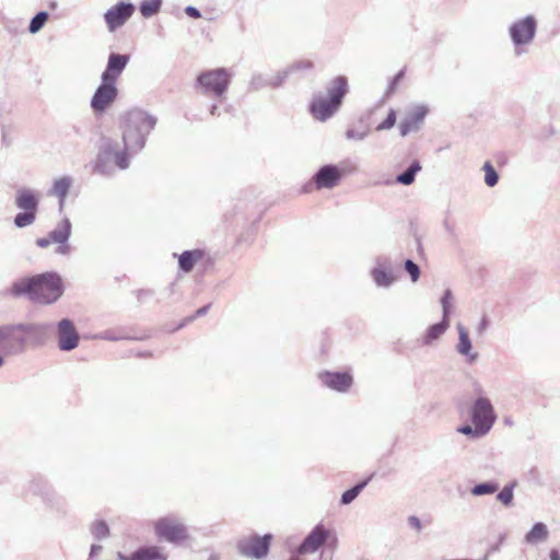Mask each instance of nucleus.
<instances>
[{
	"label": "nucleus",
	"mask_w": 560,
	"mask_h": 560,
	"mask_svg": "<svg viewBox=\"0 0 560 560\" xmlns=\"http://www.w3.org/2000/svg\"><path fill=\"white\" fill-rule=\"evenodd\" d=\"M549 530L546 524L537 522L532 529L525 535V541L530 545H536L547 540Z\"/></svg>",
	"instance_id": "cd10ccee"
},
{
	"label": "nucleus",
	"mask_w": 560,
	"mask_h": 560,
	"mask_svg": "<svg viewBox=\"0 0 560 560\" xmlns=\"http://www.w3.org/2000/svg\"><path fill=\"white\" fill-rule=\"evenodd\" d=\"M136 7L131 2H118L109 8L104 20L109 32H114L121 27L135 13Z\"/></svg>",
	"instance_id": "2eb2a0df"
},
{
	"label": "nucleus",
	"mask_w": 560,
	"mask_h": 560,
	"mask_svg": "<svg viewBox=\"0 0 560 560\" xmlns=\"http://www.w3.org/2000/svg\"><path fill=\"white\" fill-rule=\"evenodd\" d=\"M452 303H453V294L451 290H446L441 298V305H442V319L450 320V315L452 312Z\"/></svg>",
	"instance_id": "c9c22d12"
},
{
	"label": "nucleus",
	"mask_w": 560,
	"mask_h": 560,
	"mask_svg": "<svg viewBox=\"0 0 560 560\" xmlns=\"http://www.w3.org/2000/svg\"><path fill=\"white\" fill-rule=\"evenodd\" d=\"M270 86L269 84V77H266L261 73H255L253 74L250 81H249V89L253 91H259L264 88Z\"/></svg>",
	"instance_id": "4c0bfd02"
},
{
	"label": "nucleus",
	"mask_w": 560,
	"mask_h": 560,
	"mask_svg": "<svg viewBox=\"0 0 560 560\" xmlns=\"http://www.w3.org/2000/svg\"><path fill=\"white\" fill-rule=\"evenodd\" d=\"M129 59L130 58L128 55L116 52L109 54L107 66L101 75V80H107L117 83L118 78L127 67Z\"/></svg>",
	"instance_id": "4be33fe9"
},
{
	"label": "nucleus",
	"mask_w": 560,
	"mask_h": 560,
	"mask_svg": "<svg viewBox=\"0 0 560 560\" xmlns=\"http://www.w3.org/2000/svg\"><path fill=\"white\" fill-rule=\"evenodd\" d=\"M341 173H354L357 172L358 170V166L357 164L352 163V162H349V161H345L341 163V167H339Z\"/></svg>",
	"instance_id": "a18cd8bd"
},
{
	"label": "nucleus",
	"mask_w": 560,
	"mask_h": 560,
	"mask_svg": "<svg viewBox=\"0 0 560 560\" xmlns=\"http://www.w3.org/2000/svg\"><path fill=\"white\" fill-rule=\"evenodd\" d=\"M131 153L127 145L113 138L103 137L100 142L97 155L93 165V172L102 176H113L117 170H127Z\"/></svg>",
	"instance_id": "20e7f679"
},
{
	"label": "nucleus",
	"mask_w": 560,
	"mask_h": 560,
	"mask_svg": "<svg viewBox=\"0 0 560 560\" xmlns=\"http://www.w3.org/2000/svg\"><path fill=\"white\" fill-rule=\"evenodd\" d=\"M407 522L410 527H412L417 532H421L422 525H421V521L419 517L411 515L408 517Z\"/></svg>",
	"instance_id": "49530a36"
},
{
	"label": "nucleus",
	"mask_w": 560,
	"mask_h": 560,
	"mask_svg": "<svg viewBox=\"0 0 560 560\" xmlns=\"http://www.w3.org/2000/svg\"><path fill=\"white\" fill-rule=\"evenodd\" d=\"M119 560H167V556L159 546L140 547L131 555L126 556L118 552Z\"/></svg>",
	"instance_id": "b1692460"
},
{
	"label": "nucleus",
	"mask_w": 560,
	"mask_h": 560,
	"mask_svg": "<svg viewBox=\"0 0 560 560\" xmlns=\"http://www.w3.org/2000/svg\"><path fill=\"white\" fill-rule=\"evenodd\" d=\"M203 256L202 250H185L178 256L179 269L184 272H190L195 264L200 260Z\"/></svg>",
	"instance_id": "bb28decb"
},
{
	"label": "nucleus",
	"mask_w": 560,
	"mask_h": 560,
	"mask_svg": "<svg viewBox=\"0 0 560 560\" xmlns=\"http://www.w3.org/2000/svg\"><path fill=\"white\" fill-rule=\"evenodd\" d=\"M49 14L46 11H40L36 13L28 25V31L31 34L38 33L45 25V23L48 21Z\"/></svg>",
	"instance_id": "473e14b6"
},
{
	"label": "nucleus",
	"mask_w": 560,
	"mask_h": 560,
	"mask_svg": "<svg viewBox=\"0 0 560 560\" xmlns=\"http://www.w3.org/2000/svg\"><path fill=\"white\" fill-rule=\"evenodd\" d=\"M118 89L116 83L101 80L91 98V108L94 113H104L117 98Z\"/></svg>",
	"instance_id": "ddd939ff"
},
{
	"label": "nucleus",
	"mask_w": 560,
	"mask_h": 560,
	"mask_svg": "<svg viewBox=\"0 0 560 560\" xmlns=\"http://www.w3.org/2000/svg\"><path fill=\"white\" fill-rule=\"evenodd\" d=\"M92 534L96 539H103L108 536L109 528L104 521H98L92 525Z\"/></svg>",
	"instance_id": "58836bf2"
},
{
	"label": "nucleus",
	"mask_w": 560,
	"mask_h": 560,
	"mask_svg": "<svg viewBox=\"0 0 560 560\" xmlns=\"http://www.w3.org/2000/svg\"><path fill=\"white\" fill-rule=\"evenodd\" d=\"M457 431L464 435H468L475 439L485 436L487 434V432L482 430L478 424H464L458 427Z\"/></svg>",
	"instance_id": "e433bc0d"
},
{
	"label": "nucleus",
	"mask_w": 560,
	"mask_h": 560,
	"mask_svg": "<svg viewBox=\"0 0 560 560\" xmlns=\"http://www.w3.org/2000/svg\"><path fill=\"white\" fill-rule=\"evenodd\" d=\"M103 339H107V340H115L116 338L112 337L108 335V332H105L103 336H102Z\"/></svg>",
	"instance_id": "6e6d98bb"
},
{
	"label": "nucleus",
	"mask_w": 560,
	"mask_h": 560,
	"mask_svg": "<svg viewBox=\"0 0 560 560\" xmlns=\"http://www.w3.org/2000/svg\"><path fill=\"white\" fill-rule=\"evenodd\" d=\"M427 114L428 108L423 105H419L409 112L399 124L400 136L406 137L411 132L420 130Z\"/></svg>",
	"instance_id": "412c9836"
},
{
	"label": "nucleus",
	"mask_w": 560,
	"mask_h": 560,
	"mask_svg": "<svg viewBox=\"0 0 560 560\" xmlns=\"http://www.w3.org/2000/svg\"><path fill=\"white\" fill-rule=\"evenodd\" d=\"M290 70L288 68L278 71L277 73L269 77V84L270 88H278L280 86L287 78L290 75Z\"/></svg>",
	"instance_id": "ea45409f"
},
{
	"label": "nucleus",
	"mask_w": 560,
	"mask_h": 560,
	"mask_svg": "<svg viewBox=\"0 0 560 560\" xmlns=\"http://www.w3.org/2000/svg\"><path fill=\"white\" fill-rule=\"evenodd\" d=\"M185 13H186L188 16L192 18V19H199V18H201V13H200V11H199L197 8L192 7V5H188V7H186V8H185Z\"/></svg>",
	"instance_id": "09e8293b"
},
{
	"label": "nucleus",
	"mask_w": 560,
	"mask_h": 560,
	"mask_svg": "<svg viewBox=\"0 0 560 560\" xmlns=\"http://www.w3.org/2000/svg\"><path fill=\"white\" fill-rule=\"evenodd\" d=\"M348 93L346 77L339 75L332 79L326 86V92L315 93L308 105V110L314 119L327 121L341 107L343 97Z\"/></svg>",
	"instance_id": "39448f33"
},
{
	"label": "nucleus",
	"mask_w": 560,
	"mask_h": 560,
	"mask_svg": "<svg viewBox=\"0 0 560 560\" xmlns=\"http://www.w3.org/2000/svg\"><path fill=\"white\" fill-rule=\"evenodd\" d=\"M516 486V482H512L502 488V490L497 494V500L500 501L505 506H510L513 502V491Z\"/></svg>",
	"instance_id": "72a5a7b5"
},
{
	"label": "nucleus",
	"mask_w": 560,
	"mask_h": 560,
	"mask_svg": "<svg viewBox=\"0 0 560 560\" xmlns=\"http://www.w3.org/2000/svg\"><path fill=\"white\" fill-rule=\"evenodd\" d=\"M4 364V359L3 357L0 354V368Z\"/></svg>",
	"instance_id": "4d7b16f0"
},
{
	"label": "nucleus",
	"mask_w": 560,
	"mask_h": 560,
	"mask_svg": "<svg viewBox=\"0 0 560 560\" xmlns=\"http://www.w3.org/2000/svg\"><path fill=\"white\" fill-rule=\"evenodd\" d=\"M450 327V320L442 319L440 323L433 324L425 330L422 337L423 346H431L434 341L440 339Z\"/></svg>",
	"instance_id": "a878e982"
},
{
	"label": "nucleus",
	"mask_w": 560,
	"mask_h": 560,
	"mask_svg": "<svg viewBox=\"0 0 560 560\" xmlns=\"http://www.w3.org/2000/svg\"><path fill=\"white\" fill-rule=\"evenodd\" d=\"M371 277L378 288H389L397 281L392 270V261L386 256H378L375 259V267L371 270Z\"/></svg>",
	"instance_id": "f3484780"
},
{
	"label": "nucleus",
	"mask_w": 560,
	"mask_h": 560,
	"mask_svg": "<svg viewBox=\"0 0 560 560\" xmlns=\"http://www.w3.org/2000/svg\"><path fill=\"white\" fill-rule=\"evenodd\" d=\"M272 536L267 534L262 537L250 536L241 539L237 548L241 555L248 558L261 559L267 556Z\"/></svg>",
	"instance_id": "4468645a"
},
{
	"label": "nucleus",
	"mask_w": 560,
	"mask_h": 560,
	"mask_svg": "<svg viewBox=\"0 0 560 560\" xmlns=\"http://www.w3.org/2000/svg\"><path fill=\"white\" fill-rule=\"evenodd\" d=\"M489 327V320L486 316H483L477 327V332L478 335H483L486 332V330L488 329Z\"/></svg>",
	"instance_id": "8fccbe9b"
},
{
	"label": "nucleus",
	"mask_w": 560,
	"mask_h": 560,
	"mask_svg": "<svg viewBox=\"0 0 560 560\" xmlns=\"http://www.w3.org/2000/svg\"><path fill=\"white\" fill-rule=\"evenodd\" d=\"M218 105L217 104H213L211 107H210V115L212 116H217L218 115Z\"/></svg>",
	"instance_id": "5fc2aeb1"
},
{
	"label": "nucleus",
	"mask_w": 560,
	"mask_h": 560,
	"mask_svg": "<svg viewBox=\"0 0 560 560\" xmlns=\"http://www.w3.org/2000/svg\"><path fill=\"white\" fill-rule=\"evenodd\" d=\"M366 136H368V130L360 131V130L350 128L346 131V138L349 140L361 141V140L365 139Z\"/></svg>",
	"instance_id": "c03bdc74"
},
{
	"label": "nucleus",
	"mask_w": 560,
	"mask_h": 560,
	"mask_svg": "<svg viewBox=\"0 0 560 560\" xmlns=\"http://www.w3.org/2000/svg\"><path fill=\"white\" fill-rule=\"evenodd\" d=\"M288 70H290V73H295L299 71H310L313 69V62L306 59L298 60L289 65Z\"/></svg>",
	"instance_id": "a19ab883"
},
{
	"label": "nucleus",
	"mask_w": 560,
	"mask_h": 560,
	"mask_svg": "<svg viewBox=\"0 0 560 560\" xmlns=\"http://www.w3.org/2000/svg\"><path fill=\"white\" fill-rule=\"evenodd\" d=\"M550 560H560V552L557 549L550 551Z\"/></svg>",
	"instance_id": "864d4df0"
},
{
	"label": "nucleus",
	"mask_w": 560,
	"mask_h": 560,
	"mask_svg": "<svg viewBox=\"0 0 560 560\" xmlns=\"http://www.w3.org/2000/svg\"><path fill=\"white\" fill-rule=\"evenodd\" d=\"M62 292L61 278L55 272L18 279L9 289L12 296H26L37 304H52L62 295Z\"/></svg>",
	"instance_id": "f257e3e1"
},
{
	"label": "nucleus",
	"mask_w": 560,
	"mask_h": 560,
	"mask_svg": "<svg viewBox=\"0 0 560 560\" xmlns=\"http://www.w3.org/2000/svg\"><path fill=\"white\" fill-rule=\"evenodd\" d=\"M482 170L485 171V183L489 187H494L499 182V175L490 162H486Z\"/></svg>",
	"instance_id": "f704fd0d"
},
{
	"label": "nucleus",
	"mask_w": 560,
	"mask_h": 560,
	"mask_svg": "<svg viewBox=\"0 0 560 560\" xmlns=\"http://www.w3.org/2000/svg\"><path fill=\"white\" fill-rule=\"evenodd\" d=\"M329 535L330 532L326 529L324 525H316L298 548L296 556L300 557V555L316 551L322 545H324Z\"/></svg>",
	"instance_id": "aec40b11"
},
{
	"label": "nucleus",
	"mask_w": 560,
	"mask_h": 560,
	"mask_svg": "<svg viewBox=\"0 0 560 560\" xmlns=\"http://www.w3.org/2000/svg\"><path fill=\"white\" fill-rule=\"evenodd\" d=\"M162 0H142L139 10L143 18L149 19L161 10Z\"/></svg>",
	"instance_id": "c756f323"
},
{
	"label": "nucleus",
	"mask_w": 560,
	"mask_h": 560,
	"mask_svg": "<svg viewBox=\"0 0 560 560\" xmlns=\"http://www.w3.org/2000/svg\"><path fill=\"white\" fill-rule=\"evenodd\" d=\"M470 417L472 424H478L487 433L493 427L497 416L489 398L479 396L471 405Z\"/></svg>",
	"instance_id": "9d476101"
},
{
	"label": "nucleus",
	"mask_w": 560,
	"mask_h": 560,
	"mask_svg": "<svg viewBox=\"0 0 560 560\" xmlns=\"http://www.w3.org/2000/svg\"><path fill=\"white\" fill-rule=\"evenodd\" d=\"M101 551H102V546L92 545L91 550H90V558L97 557Z\"/></svg>",
	"instance_id": "603ef678"
},
{
	"label": "nucleus",
	"mask_w": 560,
	"mask_h": 560,
	"mask_svg": "<svg viewBox=\"0 0 560 560\" xmlns=\"http://www.w3.org/2000/svg\"><path fill=\"white\" fill-rule=\"evenodd\" d=\"M208 560H218V557L215 555H211Z\"/></svg>",
	"instance_id": "13d9d810"
},
{
	"label": "nucleus",
	"mask_w": 560,
	"mask_h": 560,
	"mask_svg": "<svg viewBox=\"0 0 560 560\" xmlns=\"http://www.w3.org/2000/svg\"><path fill=\"white\" fill-rule=\"evenodd\" d=\"M156 535L168 541L178 544L187 538L186 527L173 517H163L155 522Z\"/></svg>",
	"instance_id": "f8f14e48"
},
{
	"label": "nucleus",
	"mask_w": 560,
	"mask_h": 560,
	"mask_svg": "<svg viewBox=\"0 0 560 560\" xmlns=\"http://www.w3.org/2000/svg\"><path fill=\"white\" fill-rule=\"evenodd\" d=\"M405 71L400 70L390 81L389 89L393 90L395 85L402 79Z\"/></svg>",
	"instance_id": "3c124183"
},
{
	"label": "nucleus",
	"mask_w": 560,
	"mask_h": 560,
	"mask_svg": "<svg viewBox=\"0 0 560 560\" xmlns=\"http://www.w3.org/2000/svg\"><path fill=\"white\" fill-rule=\"evenodd\" d=\"M537 30V23L533 15H527L515 21L509 28L511 39L515 46V55L525 52L523 46L533 42Z\"/></svg>",
	"instance_id": "1a4fd4ad"
},
{
	"label": "nucleus",
	"mask_w": 560,
	"mask_h": 560,
	"mask_svg": "<svg viewBox=\"0 0 560 560\" xmlns=\"http://www.w3.org/2000/svg\"><path fill=\"white\" fill-rule=\"evenodd\" d=\"M404 268L406 272L410 276L412 282H417L420 278V268L419 266L411 259H407L405 261Z\"/></svg>",
	"instance_id": "79ce46f5"
},
{
	"label": "nucleus",
	"mask_w": 560,
	"mask_h": 560,
	"mask_svg": "<svg viewBox=\"0 0 560 560\" xmlns=\"http://www.w3.org/2000/svg\"><path fill=\"white\" fill-rule=\"evenodd\" d=\"M499 490V483L495 481H487L481 482L478 485H475L470 489V493L476 497L487 495V494H493Z\"/></svg>",
	"instance_id": "7c9ffc66"
},
{
	"label": "nucleus",
	"mask_w": 560,
	"mask_h": 560,
	"mask_svg": "<svg viewBox=\"0 0 560 560\" xmlns=\"http://www.w3.org/2000/svg\"><path fill=\"white\" fill-rule=\"evenodd\" d=\"M369 481H370V478L357 483L352 488L345 491L341 495L340 502L345 505L350 504L360 494V492L366 487Z\"/></svg>",
	"instance_id": "2f4dec72"
},
{
	"label": "nucleus",
	"mask_w": 560,
	"mask_h": 560,
	"mask_svg": "<svg viewBox=\"0 0 560 560\" xmlns=\"http://www.w3.org/2000/svg\"><path fill=\"white\" fill-rule=\"evenodd\" d=\"M156 124V116L143 109L132 108L126 112L121 116V132L127 149L136 154L141 152Z\"/></svg>",
	"instance_id": "7ed1b4c3"
},
{
	"label": "nucleus",
	"mask_w": 560,
	"mask_h": 560,
	"mask_svg": "<svg viewBox=\"0 0 560 560\" xmlns=\"http://www.w3.org/2000/svg\"><path fill=\"white\" fill-rule=\"evenodd\" d=\"M422 170L419 161H413L406 171L396 176V183L409 186L415 179L416 175Z\"/></svg>",
	"instance_id": "c85d7f7f"
},
{
	"label": "nucleus",
	"mask_w": 560,
	"mask_h": 560,
	"mask_svg": "<svg viewBox=\"0 0 560 560\" xmlns=\"http://www.w3.org/2000/svg\"><path fill=\"white\" fill-rule=\"evenodd\" d=\"M396 122V112L394 109H390L388 112L387 117L384 121H382L377 127L376 130H388L395 126Z\"/></svg>",
	"instance_id": "37998d69"
},
{
	"label": "nucleus",
	"mask_w": 560,
	"mask_h": 560,
	"mask_svg": "<svg viewBox=\"0 0 560 560\" xmlns=\"http://www.w3.org/2000/svg\"><path fill=\"white\" fill-rule=\"evenodd\" d=\"M318 378L324 386L338 393H347L353 385V376L349 371H324L318 374Z\"/></svg>",
	"instance_id": "dca6fc26"
},
{
	"label": "nucleus",
	"mask_w": 560,
	"mask_h": 560,
	"mask_svg": "<svg viewBox=\"0 0 560 560\" xmlns=\"http://www.w3.org/2000/svg\"><path fill=\"white\" fill-rule=\"evenodd\" d=\"M73 184V179L70 176H61L56 178L52 183L51 188L48 190L49 196H55L58 198V209L59 212H62L66 198L68 192Z\"/></svg>",
	"instance_id": "393cba45"
},
{
	"label": "nucleus",
	"mask_w": 560,
	"mask_h": 560,
	"mask_svg": "<svg viewBox=\"0 0 560 560\" xmlns=\"http://www.w3.org/2000/svg\"><path fill=\"white\" fill-rule=\"evenodd\" d=\"M342 173L339 166L326 164L322 166L313 176V183L316 189H332L339 185Z\"/></svg>",
	"instance_id": "a211bd4d"
},
{
	"label": "nucleus",
	"mask_w": 560,
	"mask_h": 560,
	"mask_svg": "<svg viewBox=\"0 0 560 560\" xmlns=\"http://www.w3.org/2000/svg\"><path fill=\"white\" fill-rule=\"evenodd\" d=\"M231 83V73L225 68L201 72L197 78V88L210 97L223 98Z\"/></svg>",
	"instance_id": "423d86ee"
},
{
	"label": "nucleus",
	"mask_w": 560,
	"mask_h": 560,
	"mask_svg": "<svg viewBox=\"0 0 560 560\" xmlns=\"http://www.w3.org/2000/svg\"><path fill=\"white\" fill-rule=\"evenodd\" d=\"M72 233V224L68 218L61 219L47 236L36 240V245L46 248L51 244H57L55 253L61 256H68L72 252L69 240Z\"/></svg>",
	"instance_id": "6e6552de"
},
{
	"label": "nucleus",
	"mask_w": 560,
	"mask_h": 560,
	"mask_svg": "<svg viewBox=\"0 0 560 560\" xmlns=\"http://www.w3.org/2000/svg\"><path fill=\"white\" fill-rule=\"evenodd\" d=\"M58 346L61 351H71L79 345V334L72 320L61 319L57 324Z\"/></svg>",
	"instance_id": "6ab92c4d"
},
{
	"label": "nucleus",
	"mask_w": 560,
	"mask_h": 560,
	"mask_svg": "<svg viewBox=\"0 0 560 560\" xmlns=\"http://www.w3.org/2000/svg\"><path fill=\"white\" fill-rule=\"evenodd\" d=\"M30 491L40 495L45 504L50 510L61 514L66 513V499L57 493L47 482L42 480H34L30 486Z\"/></svg>",
	"instance_id": "9b49d317"
},
{
	"label": "nucleus",
	"mask_w": 560,
	"mask_h": 560,
	"mask_svg": "<svg viewBox=\"0 0 560 560\" xmlns=\"http://www.w3.org/2000/svg\"><path fill=\"white\" fill-rule=\"evenodd\" d=\"M456 328L458 331V342L455 349L458 354L466 358L467 363L471 364L477 360L478 353L472 351V343L466 327L458 323Z\"/></svg>",
	"instance_id": "5701e85b"
},
{
	"label": "nucleus",
	"mask_w": 560,
	"mask_h": 560,
	"mask_svg": "<svg viewBox=\"0 0 560 560\" xmlns=\"http://www.w3.org/2000/svg\"><path fill=\"white\" fill-rule=\"evenodd\" d=\"M210 306H211V305H210V304H208V305H205V306H202V307L198 308V310L196 311V313H195L192 316H190V317H188V318L186 319V322H187V323H188V322H192L195 318L206 315V314H207V312L209 311Z\"/></svg>",
	"instance_id": "de8ad7c7"
},
{
	"label": "nucleus",
	"mask_w": 560,
	"mask_h": 560,
	"mask_svg": "<svg viewBox=\"0 0 560 560\" xmlns=\"http://www.w3.org/2000/svg\"><path fill=\"white\" fill-rule=\"evenodd\" d=\"M51 328L47 323H20L0 326V348L4 354H20L27 342L43 345Z\"/></svg>",
	"instance_id": "f03ea898"
},
{
	"label": "nucleus",
	"mask_w": 560,
	"mask_h": 560,
	"mask_svg": "<svg viewBox=\"0 0 560 560\" xmlns=\"http://www.w3.org/2000/svg\"><path fill=\"white\" fill-rule=\"evenodd\" d=\"M15 206L22 210L14 217L15 226L19 229L30 226L36 220L39 194L30 188H20L16 190Z\"/></svg>",
	"instance_id": "0eeeda50"
}]
</instances>
